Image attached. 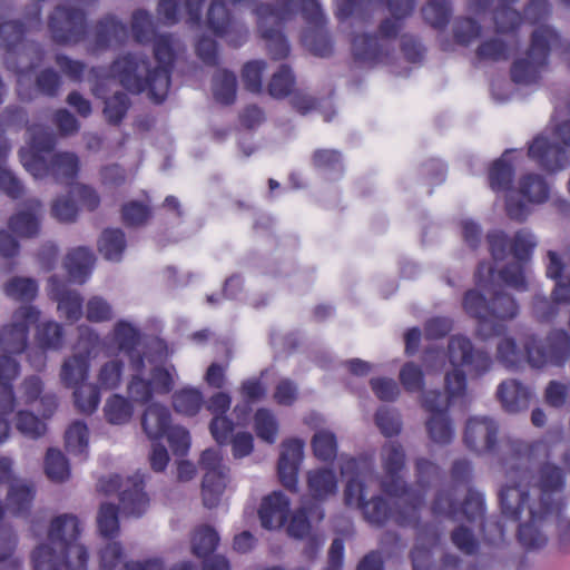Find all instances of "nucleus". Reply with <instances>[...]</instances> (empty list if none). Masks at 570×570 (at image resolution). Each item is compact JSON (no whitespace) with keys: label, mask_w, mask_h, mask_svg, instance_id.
<instances>
[{"label":"nucleus","mask_w":570,"mask_h":570,"mask_svg":"<svg viewBox=\"0 0 570 570\" xmlns=\"http://www.w3.org/2000/svg\"><path fill=\"white\" fill-rule=\"evenodd\" d=\"M381 465L383 475L380 488L400 511L393 513L380 497L365 501L368 483H374L370 463L364 459L356 460L342 455L340 469L347 480L344 492L345 503L348 507L361 508L365 519L373 524H382L391 517L401 524L410 523L415 519L422 495L404 485L405 453L400 443L389 441L383 445Z\"/></svg>","instance_id":"nucleus-1"},{"label":"nucleus","mask_w":570,"mask_h":570,"mask_svg":"<svg viewBox=\"0 0 570 570\" xmlns=\"http://www.w3.org/2000/svg\"><path fill=\"white\" fill-rule=\"evenodd\" d=\"M475 277L478 289L465 294L463 307L478 320V333L481 337L499 335L503 331L500 321L513 318L518 313L514 299L500 293L499 288L501 284H505L518 291L525 289L528 272L519 262L498 272L491 264H481Z\"/></svg>","instance_id":"nucleus-2"},{"label":"nucleus","mask_w":570,"mask_h":570,"mask_svg":"<svg viewBox=\"0 0 570 570\" xmlns=\"http://www.w3.org/2000/svg\"><path fill=\"white\" fill-rule=\"evenodd\" d=\"M175 50L171 37L158 36L154 45L155 67L140 56H124L112 63L108 76L104 77L95 71L98 81L94 88L95 95L105 98L104 87L117 81L130 92H147L155 102H161L169 91Z\"/></svg>","instance_id":"nucleus-3"},{"label":"nucleus","mask_w":570,"mask_h":570,"mask_svg":"<svg viewBox=\"0 0 570 570\" xmlns=\"http://www.w3.org/2000/svg\"><path fill=\"white\" fill-rule=\"evenodd\" d=\"M522 158L520 150H507L495 160L489 170V183L493 191H505V210L510 218L524 220L531 213V206L541 205L549 199L550 186L540 174L527 173L512 187L514 164Z\"/></svg>","instance_id":"nucleus-4"},{"label":"nucleus","mask_w":570,"mask_h":570,"mask_svg":"<svg viewBox=\"0 0 570 570\" xmlns=\"http://www.w3.org/2000/svg\"><path fill=\"white\" fill-rule=\"evenodd\" d=\"M82 527L72 514L56 517L49 527L47 541L31 554L35 570H86L89 553L79 540Z\"/></svg>","instance_id":"nucleus-5"},{"label":"nucleus","mask_w":570,"mask_h":570,"mask_svg":"<svg viewBox=\"0 0 570 570\" xmlns=\"http://www.w3.org/2000/svg\"><path fill=\"white\" fill-rule=\"evenodd\" d=\"M30 144L20 151L21 163L35 178L52 174L58 180L73 178L79 169L78 157L72 153L56 154L50 166L46 156L55 146V136L42 127H31Z\"/></svg>","instance_id":"nucleus-6"},{"label":"nucleus","mask_w":570,"mask_h":570,"mask_svg":"<svg viewBox=\"0 0 570 570\" xmlns=\"http://www.w3.org/2000/svg\"><path fill=\"white\" fill-rule=\"evenodd\" d=\"M40 311L32 305L17 308L11 321L0 328V382L14 381L20 373L16 355L28 345L30 326L38 323Z\"/></svg>","instance_id":"nucleus-7"},{"label":"nucleus","mask_w":570,"mask_h":570,"mask_svg":"<svg viewBox=\"0 0 570 570\" xmlns=\"http://www.w3.org/2000/svg\"><path fill=\"white\" fill-rule=\"evenodd\" d=\"M451 371L445 373V392L451 400L462 399L466 391V374L481 375L490 368L488 353L473 348L471 341L462 335L452 336L448 346Z\"/></svg>","instance_id":"nucleus-8"},{"label":"nucleus","mask_w":570,"mask_h":570,"mask_svg":"<svg viewBox=\"0 0 570 570\" xmlns=\"http://www.w3.org/2000/svg\"><path fill=\"white\" fill-rule=\"evenodd\" d=\"M88 335L90 351L99 352L106 356L122 355L129 364L139 365L146 358L140 350L141 333L139 327L127 320L117 321L111 331L105 336L100 335L89 326H82Z\"/></svg>","instance_id":"nucleus-9"},{"label":"nucleus","mask_w":570,"mask_h":570,"mask_svg":"<svg viewBox=\"0 0 570 570\" xmlns=\"http://www.w3.org/2000/svg\"><path fill=\"white\" fill-rule=\"evenodd\" d=\"M528 156L548 174L567 169L570 166V121L534 137L529 144Z\"/></svg>","instance_id":"nucleus-10"},{"label":"nucleus","mask_w":570,"mask_h":570,"mask_svg":"<svg viewBox=\"0 0 570 570\" xmlns=\"http://www.w3.org/2000/svg\"><path fill=\"white\" fill-rule=\"evenodd\" d=\"M393 19L385 20L380 27V38H370L366 35H357L352 41V50L355 60L363 65L382 62L387 55V41L396 36L401 28V19L413 9V0H387Z\"/></svg>","instance_id":"nucleus-11"},{"label":"nucleus","mask_w":570,"mask_h":570,"mask_svg":"<svg viewBox=\"0 0 570 570\" xmlns=\"http://www.w3.org/2000/svg\"><path fill=\"white\" fill-rule=\"evenodd\" d=\"M129 365L131 375L127 393L137 403H147L156 394L169 393L178 377L174 365L151 366L147 358L141 360L139 365Z\"/></svg>","instance_id":"nucleus-12"},{"label":"nucleus","mask_w":570,"mask_h":570,"mask_svg":"<svg viewBox=\"0 0 570 570\" xmlns=\"http://www.w3.org/2000/svg\"><path fill=\"white\" fill-rule=\"evenodd\" d=\"M558 42L559 37L550 27L541 26L535 29L527 56L512 66V80L519 85L535 83L546 68L549 51Z\"/></svg>","instance_id":"nucleus-13"},{"label":"nucleus","mask_w":570,"mask_h":570,"mask_svg":"<svg viewBox=\"0 0 570 570\" xmlns=\"http://www.w3.org/2000/svg\"><path fill=\"white\" fill-rule=\"evenodd\" d=\"M12 382H0V414L9 415L22 405L35 406L43 417L51 415L57 402L55 395L43 393V384L40 377L32 375L26 377L14 395Z\"/></svg>","instance_id":"nucleus-14"},{"label":"nucleus","mask_w":570,"mask_h":570,"mask_svg":"<svg viewBox=\"0 0 570 570\" xmlns=\"http://www.w3.org/2000/svg\"><path fill=\"white\" fill-rule=\"evenodd\" d=\"M200 469L204 472L202 497L205 507L215 508L230 482L229 470L224 464L220 450L208 449L202 453Z\"/></svg>","instance_id":"nucleus-15"},{"label":"nucleus","mask_w":570,"mask_h":570,"mask_svg":"<svg viewBox=\"0 0 570 570\" xmlns=\"http://www.w3.org/2000/svg\"><path fill=\"white\" fill-rule=\"evenodd\" d=\"M463 399L451 400L450 394L428 391L422 396V405L430 413L426 429L430 440L438 445L449 444L454 438V430L448 415V409Z\"/></svg>","instance_id":"nucleus-16"},{"label":"nucleus","mask_w":570,"mask_h":570,"mask_svg":"<svg viewBox=\"0 0 570 570\" xmlns=\"http://www.w3.org/2000/svg\"><path fill=\"white\" fill-rule=\"evenodd\" d=\"M547 275L556 281V286L553 303L543 296H537L534 299L533 313L541 321H549L556 316L557 304L570 302V266L552 250L548 253Z\"/></svg>","instance_id":"nucleus-17"},{"label":"nucleus","mask_w":570,"mask_h":570,"mask_svg":"<svg viewBox=\"0 0 570 570\" xmlns=\"http://www.w3.org/2000/svg\"><path fill=\"white\" fill-rule=\"evenodd\" d=\"M144 476L140 473L122 480L119 475L101 478L98 489L105 493L119 492L124 513L140 517L149 505L148 495L144 492Z\"/></svg>","instance_id":"nucleus-18"},{"label":"nucleus","mask_w":570,"mask_h":570,"mask_svg":"<svg viewBox=\"0 0 570 570\" xmlns=\"http://www.w3.org/2000/svg\"><path fill=\"white\" fill-rule=\"evenodd\" d=\"M569 351L570 337L562 330L551 332L544 341L531 336L525 342L527 361L535 368L562 365Z\"/></svg>","instance_id":"nucleus-19"},{"label":"nucleus","mask_w":570,"mask_h":570,"mask_svg":"<svg viewBox=\"0 0 570 570\" xmlns=\"http://www.w3.org/2000/svg\"><path fill=\"white\" fill-rule=\"evenodd\" d=\"M100 355L91 352L88 335L79 327V338L70 356L66 357L60 368V380L67 387H76L88 382L91 361Z\"/></svg>","instance_id":"nucleus-20"},{"label":"nucleus","mask_w":570,"mask_h":570,"mask_svg":"<svg viewBox=\"0 0 570 570\" xmlns=\"http://www.w3.org/2000/svg\"><path fill=\"white\" fill-rule=\"evenodd\" d=\"M489 246L494 261L498 263L512 253L518 261L525 259L537 246L534 235L528 229H520L513 242L501 230H493L488 235Z\"/></svg>","instance_id":"nucleus-21"},{"label":"nucleus","mask_w":570,"mask_h":570,"mask_svg":"<svg viewBox=\"0 0 570 570\" xmlns=\"http://www.w3.org/2000/svg\"><path fill=\"white\" fill-rule=\"evenodd\" d=\"M305 442L298 438L284 440L277 463V473L281 483L289 491L296 492L298 487V471L305 458Z\"/></svg>","instance_id":"nucleus-22"},{"label":"nucleus","mask_w":570,"mask_h":570,"mask_svg":"<svg viewBox=\"0 0 570 570\" xmlns=\"http://www.w3.org/2000/svg\"><path fill=\"white\" fill-rule=\"evenodd\" d=\"M53 39L60 43L78 42L85 35V16L80 9L71 11L58 6L49 18Z\"/></svg>","instance_id":"nucleus-23"},{"label":"nucleus","mask_w":570,"mask_h":570,"mask_svg":"<svg viewBox=\"0 0 570 570\" xmlns=\"http://www.w3.org/2000/svg\"><path fill=\"white\" fill-rule=\"evenodd\" d=\"M498 432V423L492 417L472 416L465 425L464 443L478 454L494 453Z\"/></svg>","instance_id":"nucleus-24"},{"label":"nucleus","mask_w":570,"mask_h":570,"mask_svg":"<svg viewBox=\"0 0 570 570\" xmlns=\"http://www.w3.org/2000/svg\"><path fill=\"white\" fill-rule=\"evenodd\" d=\"M463 491L465 493V499L460 507L454 504L452 492H442L438 495L433 504V511L436 514H445L453 518L464 515L470 521L482 519L484 512L482 493L468 487H465Z\"/></svg>","instance_id":"nucleus-25"},{"label":"nucleus","mask_w":570,"mask_h":570,"mask_svg":"<svg viewBox=\"0 0 570 570\" xmlns=\"http://www.w3.org/2000/svg\"><path fill=\"white\" fill-rule=\"evenodd\" d=\"M11 469L12 461L8 458H0V483L11 481L7 497V508L13 514L19 515L30 508L35 495V487L23 480H12Z\"/></svg>","instance_id":"nucleus-26"},{"label":"nucleus","mask_w":570,"mask_h":570,"mask_svg":"<svg viewBox=\"0 0 570 570\" xmlns=\"http://www.w3.org/2000/svg\"><path fill=\"white\" fill-rule=\"evenodd\" d=\"M304 422L315 430L311 440L314 456L323 462L333 461L337 454V440L332 431L323 428L324 417L317 413H309L305 416Z\"/></svg>","instance_id":"nucleus-27"},{"label":"nucleus","mask_w":570,"mask_h":570,"mask_svg":"<svg viewBox=\"0 0 570 570\" xmlns=\"http://www.w3.org/2000/svg\"><path fill=\"white\" fill-rule=\"evenodd\" d=\"M48 293L58 304L60 316L69 322H77L82 316V298L77 291L67 289L66 285L56 277L48 284Z\"/></svg>","instance_id":"nucleus-28"},{"label":"nucleus","mask_w":570,"mask_h":570,"mask_svg":"<svg viewBox=\"0 0 570 570\" xmlns=\"http://www.w3.org/2000/svg\"><path fill=\"white\" fill-rule=\"evenodd\" d=\"M289 512V499L282 492L275 491L265 497L258 511L262 525L275 530L284 525Z\"/></svg>","instance_id":"nucleus-29"},{"label":"nucleus","mask_w":570,"mask_h":570,"mask_svg":"<svg viewBox=\"0 0 570 570\" xmlns=\"http://www.w3.org/2000/svg\"><path fill=\"white\" fill-rule=\"evenodd\" d=\"M204 0H160L158 16L167 24L187 18V22L197 23L200 19V9Z\"/></svg>","instance_id":"nucleus-30"},{"label":"nucleus","mask_w":570,"mask_h":570,"mask_svg":"<svg viewBox=\"0 0 570 570\" xmlns=\"http://www.w3.org/2000/svg\"><path fill=\"white\" fill-rule=\"evenodd\" d=\"M171 413L166 405L160 403H150L141 415V428L150 441H159L169 429Z\"/></svg>","instance_id":"nucleus-31"},{"label":"nucleus","mask_w":570,"mask_h":570,"mask_svg":"<svg viewBox=\"0 0 570 570\" xmlns=\"http://www.w3.org/2000/svg\"><path fill=\"white\" fill-rule=\"evenodd\" d=\"M497 394L502 407L510 413L528 409L531 399V391L515 380L502 382Z\"/></svg>","instance_id":"nucleus-32"},{"label":"nucleus","mask_w":570,"mask_h":570,"mask_svg":"<svg viewBox=\"0 0 570 570\" xmlns=\"http://www.w3.org/2000/svg\"><path fill=\"white\" fill-rule=\"evenodd\" d=\"M307 489L312 498L324 501L337 492V478L328 468H315L306 472Z\"/></svg>","instance_id":"nucleus-33"},{"label":"nucleus","mask_w":570,"mask_h":570,"mask_svg":"<svg viewBox=\"0 0 570 570\" xmlns=\"http://www.w3.org/2000/svg\"><path fill=\"white\" fill-rule=\"evenodd\" d=\"M94 263L95 256L89 248L77 247L67 254L63 265L70 281L83 284L91 274Z\"/></svg>","instance_id":"nucleus-34"},{"label":"nucleus","mask_w":570,"mask_h":570,"mask_svg":"<svg viewBox=\"0 0 570 570\" xmlns=\"http://www.w3.org/2000/svg\"><path fill=\"white\" fill-rule=\"evenodd\" d=\"M96 370L95 384L102 391L118 389L122 382L124 362L120 357L108 356Z\"/></svg>","instance_id":"nucleus-35"},{"label":"nucleus","mask_w":570,"mask_h":570,"mask_svg":"<svg viewBox=\"0 0 570 570\" xmlns=\"http://www.w3.org/2000/svg\"><path fill=\"white\" fill-rule=\"evenodd\" d=\"M104 415L106 421L112 425H125L132 419V402L124 395L112 394L105 402Z\"/></svg>","instance_id":"nucleus-36"},{"label":"nucleus","mask_w":570,"mask_h":570,"mask_svg":"<svg viewBox=\"0 0 570 570\" xmlns=\"http://www.w3.org/2000/svg\"><path fill=\"white\" fill-rule=\"evenodd\" d=\"M324 517L322 509L318 505H314L308 509L303 505L292 517L287 532L289 535L295 538H304L312 531V523L320 522Z\"/></svg>","instance_id":"nucleus-37"},{"label":"nucleus","mask_w":570,"mask_h":570,"mask_svg":"<svg viewBox=\"0 0 570 570\" xmlns=\"http://www.w3.org/2000/svg\"><path fill=\"white\" fill-rule=\"evenodd\" d=\"M204 404V396L199 389L186 386L176 391L173 395V406L181 415H196Z\"/></svg>","instance_id":"nucleus-38"},{"label":"nucleus","mask_w":570,"mask_h":570,"mask_svg":"<svg viewBox=\"0 0 570 570\" xmlns=\"http://www.w3.org/2000/svg\"><path fill=\"white\" fill-rule=\"evenodd\" d=\"M40 208V203L35 200L29 205L27 212H20L11 217L9 227L20 237H32L39 232V219L36 209Z\"/></svg>","instance_id":"nucleus-39"},{"label":"nucleus","mask_w":570,"mask_h":570,"mask_svg":"<svg viewBox=\"0 0 570 570\" xmlns=\"http://www.w3.org/2000/svg\"><path fill=\"white\" fill-rule=\"evenodd\" d=\"M38 284L30 277L14 276L3 285L7 297L17 302H31L38 295Z\"/></svg>","instance_id":"nucleus-40"},{"label":"nucleus","mask_w":570,"mask_h":570,"mask_svg":"<svg viewBox=\"0 0 570 570\" xmlns=\"http://www.w3.org/2000/svg\"><path fill=\"white\" fill-rule=\"evenodd\" d=\"M218 542L219 537L214 528L209 525H199L191 534V552L197 558H205L216 549Z\"/></svg>","instance_id":"nucleus-41"},{"label":"nucleus","mask_w":570,"mask_h":570,"mask_svg":"<svg viewBox=\"0 0 570 570\" xmlns=\"http://www.w3.org/2000/svg\"><path fill=\"white\" fill-rule=\"evenodd\" d=\"M73 389V401L76 407L85 414L94 413L101 401L100 392L102 390L91 382L82 383Z\"/></svg>","instance_id":"nucleus-42"},{"label":"nucleus","mask_w":570,"mask_h":570,"mask_svg":"<svg viewBox=\"0 0 570 570\" xmlns=\"http://www.w3.org/2000/svg\"><path fill=\"white\" fill-rule=\"evenodd\" d=\"M36 342L42 350H59L63 345L62 326L53 321H46L36 327Z\"/></svg>","instance_id":"nucleus-43"},{"label":"nucleus","mask_w":570,"mask_h":570,"mask_svg":"<svg viewBox=\"0 0 570 570\" xmlns=\"http://www.w3.org/2000/svg\"><path fill=\"white\" fill-rule=\"evenodd\" d=\"M240 395L243 397L242 404H236L234 407V414L237 420H245L250 410V403L261 400L265 395V387L256 379H248L240 385Z\"/></svg>","instance_id":"nucleus-44"},{"label":"nucleus","mask_w":570,"mask_h":570,"mask_svg":"<svg viewBox=\"0 0 570 570\" xmlns=\"http://www.w3.org/2000/svg\"><path fill=\"white\" fill-rule=\"evenodd\" d=\"M237 81L234 73L226 70L216 72L213 79V95L220 104H232L236 97Z\"/></svg>","instance_id":"nucleus-45"},{"label":"nucleus","mask_w":570,"mask_h":570,"mask_svg":"<svg viewBox=\"0 0 570 570\" xmlns=\"http://www.w3.org/2000/svg\"><path fill=\"white\" fill-rule=\"evenodd\" d=\"M45 472L52 482H65L70 476L69 463L65 455L56 449H49L45 458Z\"/></svg>","instance_id":"nucleus-46"},{"label":"nucleus","mask_w":570,"mask_h":570,"mask_svg":"<svg viewBox=\"0 0 570 570\" xmlns=\"http://www.w3.org/2000/svg\"><path fill=\"white\" fill-rule=\"evenodd\" d=\"M254 430L256 435L264 442L275 443L278 433V422L274 413L267 409L257 410L254 415Z\"/></svg>","instance_id":"nucleus-47"},{"label":"nucleus","mask_w":570,"mask_h":570,"mask_svg":"<svg viewBox=\"0 0 570 570\" xmlns=\"http://www.w3.org/2000/svg\"><path fill=\"white\" fill-rule=\"evenodd\" d=\"M125 235L120 229H107L99 239V252L109 261H118L125 249Z\"/></svg>","instance_id":"nucleus-48"},{"label":"nucleus","mask_w":570,"mask_h":570,"mask_svg":"<svg viewBox=\"0 0 570 570\" xmlns=\"http://www.w3.org/2000/svg\"><path fill=\"white\" fill-rule=\"evenodd\" d=\"M13 412H16V428L21 434L30 439H37L45 434L46 424L33 413L22 407H18Z\"/></svg>","instance_id":"nucleus-49"},{"label":"nucleus","mask_w":570,"mask_h":570,"mask_svg":"<svg viewBox=\"0 0 570 570\" xmlns=\"http://www.w3.org/2000/svg\"><path fill=\"white\" fill-rule=\"evenodd\" d=\"M97 527L101 537L112 539L119 533L118 510L115 504L102 503L97 514Z\"/></svg>","instance_id":"nucleus-50"},{"label":"nucleus","mask_w":570,"mask_h":570,"mask_svg":"<svg viewBox=\"0 0 570 570\" xmlns=\"http://www.w3.org/2000/svg\"><path fill=\"white\" fill-rule=\"evenodd\" d=\"M313 161L328 179H335L343 171L341 155L336 150H317L314 153Z\"/></svg>","instance_id":"nucleus-51"},{"label":"nucleus","mask_w":570,"mask_h":570,"mask_svg":"<svg viewBox=\"0 0 570 570\" xmlns=\"http://www.w3.org/2000/svg\"><path fill=\"white\" fill-rule=\"evenodd\" d=\"M67 450L75 455H85L88 450V428L83 422H73L66 431Z\"/></svg>","instance_id":"nucleus-52"},{"label":"nucleus","mask_w":570,"mask_h":570,"mask_svg":"<svg viewBox=\"0 0 570 570\" xmlns=\"http://www.w3.org/2000/svg\"><path fill=\"white\" fill-rule=\"evenodd\" d=\"M501 6L497 9L494 21L497 31L500 35L514 30L521 23L520 14L511 8V3L515 0H500Z\"/></svg>","instance_id":"nucleus-53"},{"label":"nucleus","mask_w":570,"mask_h":570,"mask_svg":"<svg viewBox=\"0 0 570 570\" xmlns=\"http://www.w3.org/2000/svg\"><path fill=\"white\" fill-rule=\"evenodd\" d=\"M127 37L126 27L117 21L115 18H107L99 23L98 27V41L101 46L120 42Z\"/></svg>","instance_id":"nucleus-54"},{"label":"nucleus","mask_w":570,"mask_h":570,"mask_svg":"<svg viewBox=\"0 0 570 570\" xmlns=\"http://www.w3.org/2000/svg\"><path fill=\"white\" fill-rule=\"evenodd\" d=\"M424 19L435 28L444 27L449 21L450 7L445 0H431L423 9Z\"/></svg>","instance_id":"nucleus-55"},{"label":"nucleus","mask_w":570,"mask_h":570,"mask_svg":"<svg viewBox=\"0 0 570 570\" xmlns=\"http://www.w3.org/2000/svg\"><path fill=\"white\" fill-rule=\"evenodd\" d=\"M111 305L100 296H92L86 305V317L92 323L108 322L112 318Z\"/></svg>","instance_id":"nucleus-56"},{"label":"nucleus","mask_w":570,"mask_h":570,"mask_svg":"<svg viewBox=\"0 0 570 570\" xmlns=\"http://www.w3.org/2000/svg\"><path fill=\"white\" fill-rule=\"evenodd\" d=\"M294 85V77L291 70L283 66L281 69L274 73L268 90L271 96L275 98H283L291 92V89Z\"/></svg>","instance_id":"nucleus-57"},{"label":"nucleus","mask_w":570,"mask_h":570,"mask_svg":"<svg viewBox=\"0 0 570 570\" xmlns=\"http://www.w3.org/2000/svg\"><path fill=\"white\" fill-rule=\"evenodd\" d=\"M510 46L499 38L483 41L478 49L479 58L483 60H501L507 59Z\"/></svg>","instance_id":"nucleus-58"},{"label":"nucleus","mask_w":570,"mask_h":570,"mask_svg":"<svg viewBox=\"0 0 570 570\" xmlns=\"http://www.w3.org/2000/svg\"><path fill=\"white\" fill-rule=\"evenodd\" d=\"M128 107V97L122 92L116 91L112 97L106 98L104 112L110 122L116 124L122 119Z\"/></svg>","instance_id":"nucleus-59"},{"label":"nucleus","mask_w":570,"mask_h":570,"mask_svg":"<svg viewBox=\"0 0 570 570\" xmlns=\"http://www.w3.org/2000/svg\"><path fill=\"white\" fill-rule=\"evenodd\" d=\"M131 30L136 41L140 43L149 41L154 36V27L150 16L142 10L136 11L132 14Z\"/></svg>","instance_id":"nucleus-60"},{"label":"nucleus","mask_w":570,"mask_h":570,"mask_svg":"<svg viewBox=\"0 0 570 570\" xmlns=\"http://www.w3.org/2000/svg\"><path fill=\"white\" fill-rule=\"evenodd\" d=\"M150 216L147 204L131 200L122 207V219L127 225L136 226L144 224Z\"/></svg>","instance_id":"nucleus-61"},{"label":"nucleus","mask_w":570,"mask_h":570,"mask_svg":"<svg viewBox=\"0 0 570 570\" xmlns=\"http://www.w3.org/2000/svg\"><path fill=\"white\" fill-rule=\"evenodd\" d=\"M165 436H167L175 455L184 456L187 454L190 448V435L185 428L180 425L171 426Z\"/></svg>","instance_id":"nucleus-62"},{"label":"nucleus","mask_w":570,"mask_h":570,"mask_svg":"<svg viewBox=\"0 0 570 570\" xmlns=\"http://www.w3.org/2000/svg\"><path fill=\"white\" fill-rule=\"evenodd\" d=\"M124 550L118 541H111L99 550L101 570H115L122 559Z\"/></svg>","instance_id":"nucleus-63"},{"label":"nucleus","mask_w":570,"mask_h":570,"mask_svg":"<svg viewBox=\"0 0 570 570\" xmlns=\"http://www.w3.org/2000/svg\"><path fill=\"white\" fill-rule=\"evenodd\" d=\"M266 63L262 60H255L246 63L243 69V80L248 90L258 92L262 89V75Z\"/></svg>","instance_id":"nucleus-64"}]
</instances>
